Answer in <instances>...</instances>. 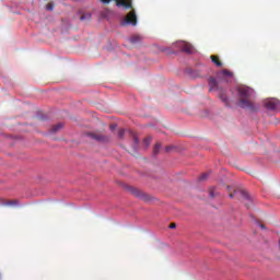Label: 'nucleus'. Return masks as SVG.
Returning a JSON list of instances; mask_svg holds the SVG:
<instances>
[{
  "label": "nucleus",
  "mask_w": 280,
  "mask_h": 280,
  "mask_svg": "<svg viewBox=\"0 0 280 280\" xmlns=\"http://www.w3.org/2000/svg\"><path fill=\"white\" fill-rule=\"evenodd\" d=\"M133 194H135V196H137V198H141V196H142V194L140 191H136Z\"/></svg>",
  "instance_id": "nucleus-20"
},
{
  "label": "nucleus",
  "mask_w": 280,
  "mask_h": 280,
  "mask_svg": "<svg viewBox=\"0 0 280 280\" xmlns=\"http://www.w3.org/2000/svg\"><path fill=\"white\" fill-rule=\"evenodd\" d=\"M208 84L210 86L209 91H219V97L221 102H223L225 106H229V98L226 97V94L222 90H220V86H218V80H215V78L213 77H210L208 79Z\"/></svg>",
  "instance_id": "nucleus-2"
},
{
  "label": "nucleus",
  "mask_w": 280,
  "mask_h": 280,
  "mask_svg": "<svg viewBox=\"0 0 280 280\" xmlns=\"http://www.w3.org/2000/svg\"><path fill=\"white\" fill-rule=\"evenodd\" d=\"M133 142H135V145H139V138H137L136 135H133Z\"/></svg>",
  "instance_id": "nucleus-19"
},
{
  "label": "nucleus",
  "mask_w": 280,
  "mask_h": 280,
  "mask_svg": "<svg viewBox=\"0 0 280 280\" xmlns=\"http://www.w3.org/2000/svg\"><path fill=\"white\" fill-rule=\"evenodd\" d=\"M260 229H266V225H264V224H260Z\"/></svg>",
  "instance_id": "nucleus-27"
},
{
  "label": "nucleus",
  "mask_w": 280,
  "mask_h": 280,
  "mask_svg": "<svg viewBox=\"0 0 280 280\" xmlns=\"http://www.w3.org/2000/svg\"><path fill=\"white\" fill-rule=\"evenodd\" d=\"M219 75H225L226 78H233V72L229 71L228 69H223Z\"/></svg>",
  "instance_id": "nucleus-11"
},
{
  "label": "nucleus",
  "mask_w": 280,
  "mask_h": 280,
  "mask_svg": "<svg viewBox=\"0 0 280 280\" xmlns=\"http://www.w3.org/2000/svg\"><path fill=\"white\" fill-rule=\"evenodd\" d=\"M228 189L230 190V189H231V187H230V186H228Z\"/></svg>",
  "instance_id": "nucleus-28"
},
{
  "label": "nucleus",
  "mask_w": 280,
  "mask_h": 280,
  "mask_svg": "<svg viewBox=\"0 0 280 280\" xmlns=\"http://www.w3.org/2000/svg\"><path fill=\"white\" fill-rule=\"evenodd\" d=\"M47 10H54V5H51V4H47Z\"/></svg>",
  "instance_id": "nucleus-23"
},
{
  "label": "nucleus",
  "mask_w": 280,
  "mask_h": 280,
  "mask_svg": "<svg viewBox=\"0 0 280 280\" xmlns=\"http://www.w3.org/2000/svg\"><path fill=\"white\" fill-rule=\"evenodd\" d=\"M8 205L9 206L16 205V201H10Z\"/></svg>",
  "instance_id": "nucleus-26"
},
{
  "label": "nucleus",
  "mask_w": 280,
  "mask_h": 280,
  "mask_svg": "<svg viewBox=\"0 0 280 280\" xmlns=\"http://www.w3.org/2000/svg\"><path fill=\"white\" fill-rule=\"evenodd\" d=\"M209 194H210V198H215V196H218V192L215 191V188H210Z\"/></svg>",
  "instance_id": "nucleus-14"
},
{
  "label": "nucleus",
  "mask_w": 280,
  "mask_h": 280,
  "mask_svg": "<svg viewBox=\"0 0 280 280\" xmlns=\"http://www.w3.org/2000/svg\"><path fill=\"white\" fill-rule=\"evenodd\" d=\"M86 137H90V139H93L94 141H97L98 143H108L110 141L109 136H104L97 132H88Z\"/></svg>",
  "instance_id": "nucleus-4"
},
{
  "label": "nucleus",
  "mask_w": 280,
  "mask_h": 280,
  "mask_svg": "<svg viewBox=\"0 0 280 280\" xmlns=\"http://www.w3.org/2000/svg\"><path fill=\"white\" fill-rule=\"evenodd\" d=\"M126 135V130H124V129H120L119 131H118V138L119 139H124V136Z\"/></svg>",
  "instance_id": "nucleus-17"
},
{
  "label": "nucleus",
  "mask_w": 280,
  "mask_h": 280,
  "mask_svg": "<svg viewBox=\"0 0 280 280\" xmlns=\"http://www.w3.org/2000/svg\"><path fill=\"white\" fill-rule=\"evenodd\" d=\"M122 25H137V12L135 10H131L127 16H125V20L122 21Z\"/></svg>",
  "instance_id": "nucleus-5"
},
{
  "label": "nucleus",
  "mask_w": 280,
  "mask_h": 280,
  "mask_svg": "<svg viewBox=\"0 0 280 280\" xmlns=\"http://www.w3.org/2000/svg\"><path fill=\"white\" fill-rule=\"evenodd\" d=\"M112 0H101V3L108 5ZM117 8H125L126 10H132V1L131 0H115Z\"/></svg>",
  "instance_id": "nucleus-3"
},
{
  "label": "nucleus",
  "mask_w": 280,
  "mask_h": 280,
  "mask_svg": "<svg viewBox=\"0 0 280 280\" xmlns=\"http://www.w3.org/2000/svg\"><path fill=\"white\" fill-rule=\"evenodd\" d=\"M238 194L242 196V198H244V200L248 201L247 203H245L248 209V207H250V195H248V192H246L245 190H238Z\"/></svg>",
  "instance_id": "nucleus-8"
},
{
  "label": "nucleus",
  "mask_w": 280,
  "mask_h": 280,
  "mask_svg": "<svg viewBox=\"0 0 280 280\" xmlns=\"http://www.w3.org/2000/svg\"><path fill=\"white\" fill-rule=\"evenodd\" d=\"M130 43L132 45H137V43H141V36L140 35H133L130 37Z\"/></svg>",
  "instance_id": "nucleus-10"
},
{
  "label": "nucleus",
  "mask_w": 280,
  "mask_h": 280,
  "mask_svg": "<svg viewBox=\"0 0 280 280\" xmlns=\"http://www.w3.org/2000/svg\"><path fill=\"white\" fill-rule=\"evenodd\" d=\"M237 93L241 97L238 102V106L241 108H249V110H256L255 106L250 101H248V97H250V94L253 93V89L246 88V86H240L237 89Z\"/></svg>",
  "instance_id": "nucleus-1"
},
{
  "label": "nucleus",
  "mask_w": 280,
  "mask_h": 280,
  "mask_svg": "<svg viewBox=\"0 0 280 280\" xmlns=\"http://www.w3.org/2000/svg\"><path fill=\"white\" fill-rule=\"evenodd\" d=\"M115 128H117V125H110L109 126V129L113 131V130H115Z\"/></svg>",
  "instance_id": "nucleus-21"
},
{
  "label": "nucleus",
  "mask_w": 280,
  "mask_h": 280,
  "mask_svg": "<svg viewBox=\"0 0 280 280\" xmlns=\"http://www.w3.org/2000/svg\"><path fill=\"white\" fill-rule=\"evenodd\" d=\"M168 228L170 229H176V223H171Z\"/></svg>",
  "instance_id": "nucleus-22"
},
{
  "label": "nucleus",
  "mask_w": 280,
  "mask_h": 280,
  "mask_svg": "<svg viewBox=\"0 0 280 280\" xmlns=\"http://www.w3.org/2000/svg\"><path fill=\"white\" fill-rule=\"evenodd\" d=\"M81 21H91V13H88V14H84V15H81L80 18Z\"/></svg>",
  "instance_id": "nucleus-15"
},
{
  "label": "nucleus",
  "mask_w": 280,
  "mask_h": 280,
  "mask_svg": "<svg viewBox=\"0 0 280 280\" xmlns=\"http://www.w3.org/2000/svg\"><path fill=\"white\" fill-rule=\"evenodd\" d=\"M265 107L268 108L269 110H277V108L280 107V101L277 98L267 101L265 103Z\"/></svg>",
  "instance_id": "nucleus-6"
},
{
  "label": "nucleus",
  "mask_w": 280,
  "mask_h": 280,
  "mask_svg": "<svg viewBox=\"0 0 280 280\" xmlns=\"http://www.w3.org/2000/svg\"><path fill=\"white\" fill-rule=\"evenodd\" d=\"M58 130H62V124H57L50 129L51 132H58Z\"/></svg>",
  "instance_id": "nucleus-12"
},
{
  "label": "nucleus",
  "mask_w": 280,
  "mask_h": 280,
  "mask_svg": "<svg viewBox=\"0 0 280 280\" xmlns=\"http://www.w3.org/2000/svg\"><path fill=\"white\" fill-rule=\"evenodd\" d=\"M170 150H172V147H166V148H165V151H166V152H170Z\"/></svg>",
  "instance_id": "nucleus-25"
},
{
  "label": "nucleus",
  "mask_w": 280,
  "mask_h": 280,
  "mask_svg": "<svg viewBox=\"0 0 280 280\" xmlns=\"http://www.w3.org/2000/svg\"><path fill=\"white\" fill-rule=\"evenodd\" d=\"M179 47L182 50L185 51V54H191V51H194V46H191V44H189L187 42H182L179 44Z\"/></svg>",
  "instance_id": "nucleus-7"
},
{
  "label": "nucleus",
  "mask_w": 280,
  "mask_h": 280,
  "mask_svg": "<svg viewBox=\"0 0 280 280\" xmlns=\"http://www.w3.org/2000/svg\"><path fill=\"white\" fill-rule=\"evenodd\" d=\"M161 150V143H156L153 148V154H159Z\"/></svg>",
  "instance_id": "nucleus-13"
},
{
  "label": "nucleus",
  "mask_w": 280,
  "mask_h": 280,
  "mask_svg": "<svg viewBox=\"0 0 280 280\" xmlns=\"http://www.w3.org/2000/svg\"><path fill=\"white\" fill-rule=\"evenodd\" d=\"M229 196H230V198H235V194H233V192H230Z\"/></svg>",
  "instance_id": "nucleus-24"
},
{
  "label": "nucleus",
  "mask_w": 280,
  "mask_h": 280,
  "mask_svg": "<svg viewBox=\"0 0 280 280\" xmlns=\"http://www.w3.org/2000/svg\"><path fill=\"white\" fill-rule=\"evenodd\" d=\"M209 178V173H203L200 177L199 180H207Z\"/></svg>",
  "instance_id": "nucleus-18"
},
{
  "label": "nucleus",
  "mask_w": 280,
  "mask_h": 280,
  "mask_svg": "<svg viewBox=\"0 0 280 280\" xmlns=\"http://www.w3.org/2000/svg\"><path fill=\"white\" fill-rule=\"evenodd\" d=\"M143 143H144V145H147V148H148V145H150V143H152V137L145 138V139L143 140Z\"/></svg>",
  "instance_id": "nucleus-16"
},
{
  "label": "nucleus",
  "mask_w": 280,
  "mask_h": 280,
  "mask_svg": "<svg viewBox=\"0 0 280 280\" xmlns=\"http://www.w3.org/2000/svg\"><path fill=\"white\" fill-rule=\"evenodd\" d=\"M210 58H211L212 62L217 65V67H222V61H220L219 56L212 55Z\"/></svg>",
  "instance_id": "nucleus-9"
}]
</instances>
